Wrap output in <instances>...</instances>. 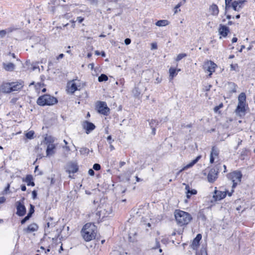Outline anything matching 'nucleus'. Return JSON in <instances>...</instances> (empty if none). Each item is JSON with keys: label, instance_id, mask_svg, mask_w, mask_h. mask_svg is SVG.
<instances>
[{"label": "nucleus", "instance_id": "13", "mask_svg": "<svg viewBox=\"0 0 255 255\" xmlns=\"http://www.w3.org/2000/svg\"><path fill=\"white\" fill-rule=\"evenodd\" d=\"M11 92L20 90L24 86V82L22 81L10 82Z\"/></svg>", "mask_w": 255, "mask_h": 255}, {"label": "nucleus", "instance_id": "6", "mask_svg": "<svg viewBox=\"0 0 255 255\" xmlns=\"http://www.w3.org/2000/svg\"><path fill=\"white\" fill-rule=\"evenodd\" d=\"M81 87V83L79 80L74 79L67 83L68 93L73 94L76 91L80 90Z\"/></svg>", "mask_w": 255, "mask_h": 255}, {"label": "nucleus", "instance_id": "33", "mask_svg": "<svg viewBox=\"0 0 255 255\" xmlns=\"http://www.w3.org/2000/svg\"><path fill=\"white\" fill-rule=\"evenodd\" d=\"M55 226V223H50L49 222H48L46 224V226H45V231L46 232H49L48 231V228H52Z\"/></svg>", "mask_w": 255, "mask_h": 255}, {"label": "nucleus", "instance_id": "40", "mask_svg": "<svg viewBox=\"0 0 255 255\" xmlns=\"http://www.w3.org/2000/svg\"><path fill=\"white\" fill-rule=\"evenodd\" d=\"M101 168V166L99 164L95 163L93 165V169L95 170H99Z\"/></svg>", "mask_w": 255, "mask_h": 255}, {"label": "nucleus", "instance_id": "1", "mask_svg": "<svg viewBox=\"0 0 255 255\" xmlns=\"http://www.w3.org/2000/svg\"><path fill=\"white\" fill-rule=\"evenodd\" d=\"M81 233L85 241H91L96 236V227L93 224L87 223L84 226Z\"/></svg>", "mask_w": 255, "mask_h": 255}, {"label": "nucleus", "instance_id": "9", "mask_svg": "<svg viewBox=\"0 0 255 255\" xmlns=\"http://www.w3.org/2000/svg\"><path fill=\"white\" fill-rule=\"evenodd\" d=\"M233 192L234 189H232L231 192L215 190L214 191V194L213 195V198H214L215 201H219L224 198L226 196L227 194H228L229 196H231Z\"/></svg>", "mask_w": 255, "mask_h": 255}, {"label": "nucleus", "instance_id": "64", "mask_svg": "<svg viewBox=\"0 0 255 255\" xmlns=\"http://www.w3.org/2000/svg\"><path fill=\"white\" fill-rule=\"evenodd\" d=\"M63 147H64V148H65V149H66L67 151H70V149L69 147V146H66V145L65 146H64Z\"/></svg>", "mask_w": 255, "mask_h": 255}, {"label": "nucleus", "instance_id": "46", "mask_svg": "<svg viewBox=\"0 0 255 255\" xmlns=\"http://www.w3.org/2000/svg\"><path fill=\"white\" fill-rule=\"evenodd\" d=\"M223 106V104H221L218 106H216L214 108V110L215 112H217Z\"/></svg>", "mask_w": 255, "mask_h": 255}, {"label": "nucleus", "instance_id": "17", "mask_svg": "<svg viewBox=\"0 0 255 255\" xmlns=\"http://www.w3.org/2000/svg\"><path fill=\"white\" fill-rule=\"evenodd\" d=\"M16 204L17 209L16 214L19 216H23L26 212L25 207L20 201L17 202Z\"/></svg>", "mask_w": 255, "mask_h": 255}, {"label": "nucleus", "instance_id": "2", "mask_svg": "<svg viewBox=\"0 0 255 255\" xmlns=\"http://www.w3.org/2000/svg\"><path fill=\"white\" fill-rule=\"evenodd\" d=\"M174 216L177 224L180 226L187 225L192 219L190 214L181 210H176Z\"/></svg>", "mask_w": 255, "mask_h": 255}, {"label": "nucleus", "instance_id": "22", "mask_svg": "<svg viewBox=\"0 0 255 255\" xmlns=\"http://www.w3.org/2000/svg\"><path fill=\"white\" fill-rule=\"evenodd\" d=\"M202 236L201 234H198L196 238L193 240L192 244V248L193 249L195 250L197 248L199 245L200 241L201 240Z\"/></svg>", "mask_w": 255, "mask_h": 255}, {"label": "nucleus", "instance_id": "34", "mask_svg": "<svg viewBox=\"0 0 255 255\" xmlns=\"http://www.w3.org/2000/svg\"><path fill=\"white\" fill-rule=\"evenodd\" d=\"M34 134V132L32 130H30V131H29L28 132H27L26 133L25 135L27 138L32 139V138H33Z\"/></svg>", "mask_w": 255, "mask_h": 255}, {"label": "nucleus", "instance_id": "38", "mask_svg": "<svg viewBox=\"0 0 255 255\" xmlns=\"http://www.w3.org/2000/svg\"><path fill=\"white\" fill-rule=\"evenodd\" d=\"M157 122L155 120H151L149 122V125L151 128L155 127L154 126L157 124Z\"/></svg>", "mask_w": 255, "mask_h": 255}, {"label": "nucleus", "instance_id": "3", "mask_svg": "<svg viewBox=\"0 0 255 255\" xmlns=\"http://www.w3.org/2000/svg\"><path fill=\"white\" fill-rule=\"evenodd\" d=\"M112 208L109 204H101L97 209L96 214L100 218L103 219L108 217L112 213Z\"/></svg>", "mask_w": 255, "mask_h": 255}, {"label": "nucleus", "instance_id": "53", "mask_svg": "<svg viewBox=\"0 0 255 255\" xmlns=\"http://www.w3.org/2000/svg\"><path fill=\"white\" fill-rule=\"evenodd\" d=\"M84 20V18L82 17H78L77 18V20L79 23H81Z\"/></svg>", "mask_w": 255, "mask_h": 255}, {"label": "nucleus", "instance_id": "42", "mask_svg": "<svg viewBox=\"0 0 255 255\" xmlns=\"http://www.w3.org/2000/svg\"><path fill=\"white\" fill-rule=\"evenodd\" d=\"M238 67V66L237 64H232L230 65L231 70H236V69Z\"/></svg>", "mask_w": 255, "mask_h": 255}, {"label": "nucleus", "instance_id": "21", "mask_svg": "<svg viewBox=\"0 0 255 255\" xmlns=\"http://www.w3.org/2000/svg\"><path fill=\"white\" fill-rule=\"evenodd\" d=\"M55 148V145L53 143H49L46 149V155L49 156L54 154Z\"/></svg>", "mask_w": 255, "mask_h": 255}, {"label": "nucleus", "instance_id": "20", "mask_svg": "<svg viewBox=\"0 0 255 255\" xmlns=\"http://www.w3.org/2000/svg\"><path fill=\"white\" fill-rule=\"evenodd\" d=\"M209 12L212 15L217 16L219 12L218 6L215 4L211 5L209 7Z\"/></svg>", "mask_w": 255, "mask_h": 255}, {"label": "nucleus", "instance_id": "8", "mask_svg": "<svg viewBox=\"0 0 255 255\" xmlns=\"http://www.w3.org/2000/svg\"><path fill=\"white\" fill-rule=\"evenodd\" d=\"M96 109L98 113L104 115H108L110 110L105 102H98L96 105Z\"/></svg>", "mask_w": 255, "mask_h": 255}, {"label": "nucleus", "instance_id": "57", "mask_svg": "<svg viewBox=\"0 0 255 255\" xmlns=\"http://www.w3.org/2000/svg\"><path fill=\"white\" fill-rule=\"evenodd\" d=\"M21 189L23 191H25L26 189V186L24 185H22L21 186Z\"/></svg>", "mask_w": 255, "mask_h": 255}, {"label": "nucleus", "instance_id": "54", "mask_svg": "<svg viewBox=\"0 0 255 255\" xmlns=\"http://www.w3.org/2000/svg\"><path fill=\"white\" fill-rule=\"evenodd\" d=\"M214 157L213 156L210 155V162L211 163H213L214 162Z\"/></svg>", "mask_w": 255, "mask_h": 255}, {"label": "nucleus", "instance_id": "47", "mask_svg": "<svg viewBox=\"0 0 255 255\" xmlns=\"http://www.w3.org/2000/svg\"><path fill=\"white\" fill-rule=\"evenodd\" d=\"M28 217H25L21 221V224H24L27 220H28Z\"/></svg>", "mask_w": 255, "mask_h": 255}, {"label": "nucleus", "instance_id": "63", "mask_svg": "<svg viewBox=\"0 0 255 255\" xmlns=\"http://www.w3.org/2000/svg\"><path fill=\"white\" fill-rule=\"evenodd\" d=\"M151 128H152V133L153 134H154L155 133V127Z\"/></svg>", "mask_w": 255, "mask_h": 255}, {"label": "nucleus", "instance_id": "52", "mask_svg": "<svg viewBox=\"0 0 255 255\" xmlns=\"http://www.w3.org/2000/svg\"><path fill=\"white\" fill-rule=\"evenodd\" d=\"M197 193V191L195 189L190 190V195H195Z\"/></svg>", "mask_w": 255, "mask_h": 255}, {"label": "nucleus", "instance_id": "60", "mask_svg": "<svg viewBox=\"0 0 255 255\" xmlns=\"http://www.w3.org/2000/svg\"><path fill=\"white\" fill-rule=\"evenodd\" d=\"M110 148L111 150H113L115 149L114 146L112 144V143L110 144Z\"/></svg>", "mask_w": 255, "mask_h": 255}, {"label": "nucleus", "instance_id": "29", "mask_svg": "<svg viewBox=\"0 0 255 255\" xmlns=\"http://www.w3.org/2000/svg\"><path fill=\"white\" fill-rule=\"evenodd\" d=\"M25 182L28 186H34V183L32 181V177L31 175H27L25 178Z\"/></svg>", "mask_w": 255, "mask_h": 255}, {"label": "nucleus", "instance_id": "48", "mask_svg": "<svg viewBox=\"0 0 255 255\" xmlns=\"http://www.w3.org/2000/svg\"><path fill=\"white\" fill-rule=\"evenodd\" d=\"M130 42H131V40H130V39L128 38H127L125 39V43L126 45H128V44H129L130 43Z\"/></svg>", "mask_w": 255, "mask_h": 255}, {"label": "nucleus", "instance_id": "14", "mask_svg": "<svg viewBox=\"0 0 255 255\" xmlns=\"http://www.w3.org/2000/svg\"><path fill=\"white\" fill-rule=\"evenodd\" d=\"M38 229V225L35 223L30 224L27 227L23 229V232L24 234H28L32 232H36Z\"/></svg>", "mask_w": 255, "mask_h": 255}, {"label": "nucleus", "instance_id": "55", "mask_svg": "<svg viewBox=\"0 0 255 255\" xmlns=\"http://www.w3.org/2000/svg\"><path fill=\"white\" fill-rule=\"evenodd\" d=\"M32 194L33 196V198L35 199L37 196V193L35 191H33L32 192Z\"/></svg>", "mask_w": 255, "mask_h": 255}, {"label": "nucleus", "instance_id": "35", "mask_svg": "<svg viewBox=\"0 0 255 255\" xmlns=\"http://www.w3.org/2000/svg\"><path fill=\"white\" fill-rule=\"evenodd\" d=\"M80 152L82 154H88L89 152V149L87 147H82L80 150Z\"/></svg>", "mask_w": 255, "mask_h": 255}, {"label": "nucleus", "instance_id": "24", "mask_svg": "<svg viewBox=\"0 0 255 255\" xmlns=\"http://www.w3.org/2000/svg\"><path fill=\"white\" fill-rule=\"evenodd\" d=\"M4 69L8 71H12L15 67V65L12 63H3Z\"/></svg>", "mask_w": 255, "mask_h": 255}, {"label": "nucleus", "instance_id": "56", "mask_svg": "<svg viewBox=\"0 0 255 255\" xmlns=\"http://www.w3.org/2000/svg\"><path fill=\"white\" fill-rule=\"evenodd\" d=\"M63 57H64V54H59L58 55V57H57V59L59 60L60 59H62Z\"/></svg>", "mask_w": 255, "mask_h": 255}, {"label": "nucleus", "instance_id": "37", "mask_svg": "<svg viewBox=\"0 0 255 255\" xmlns=\"http://www.w3.org/2000/svg\"><path fill=\"white\" fill-rule=\"evenodd\" d=\"M181 3L180 2V3H178L175 6V7H174V13L175 14L177 13L178 11H180V9H179V8L181 6Z\"/></svg>", "mask_w": 255, "mask_h": 255}, {"label": "nucleus", "instance_id": "62", "mask_svg": "<svg viewBox=\"0 0 255 255\" xmlns=\"http://www.w3.org/2000/svg\"><path fill=\"white\" fill-rule=\"evenodd\" d=\"M135 178H136V181L137 182H139L142 180L140 178H138L137 176L135 177Z\"/></svg>", "mask_w": 255, "mask_h": 255}, {"label": "nucleus", "instance_id": "36", "mask_svg": "<svg viewBox=\"0 0 255 255\" xmlns=\"http://www.w3.org/2000/svg\"><path fill=\"white\" fill-rule=\"evenodd\" d=\"M186 56H187V55L185 53L179 54L177 55L176 59V61H179L181 60L184 57H186Z\"/></svg>", "mask_w": 255, "mask_h": 255}, {"label": "nucleus", "instance_id": "43", "mask_svg": "<svg viewBox=\"0 0 255 255\" xmlns=\"http://www.w3.org/2000/svg\"><path fill=\"white\" fill-rule=\"evenodd\" d=\"M157 49V45L156 43H152L151 44V50H155Z\"/></svg>", "mask_w": 255, "mask_h": 255}, {"label": "nucleus", "instance_id": "10", "mask_svg": "<svg viewBox=\"0 0 255 255\" xmlns=\"http://www.w3.org/2000/svg\"><path fill=\"white\" fill-rule=\"evenodd\" d=\"M78 167L77 164L74 162H69L67 164L66 171L68 173H74L77 172Z\"/></svg>", "mask_w": 255, "mask_h": 255}, {"label": "nucleus", "instance_id": "32", "mask_svg": "<svg viewBox=\"0 0 255 255\" xmlns=\"http://www.w3.org/2000/svg\"><path fill=\"white\" fill-rule=\"evenodd\" d=\"M219 154L218 150L215 148V147H213L212 148V150L210 153L211 155L214 156H217Z\"/></svg>", "mask_w": 255, "mask_h": 255}, {"label": "nucleus", "instance_id": "31", "mask_svg": "<svg viewBox=\"0 0 255 255\" xmlns=\"http://www.w3.org/2000/svg\"><path fill=\"white\" fill-rule=\"evenodd\" d=\"M108 80V77L105 74H101V76H100L98 77V81L100 82H103V81H107Z\"/></svg>", "mask_w": 255, "mask_h": 255}, {"label": "nucleus", "instance_id": "7", "mask_svg": "<svg viewBox=\"0 0 255 255\" xmlns=\"http://www.w3.org/2000/svg\"><path fill=\"white\" fill-rule=\"evenodd\" d=\"M217 65L212 61H205L203 65V69L206 72L208 71L210 73L208 75L209 77H211L212 73L215 72V68Z\"/></svg>", "mask_w": 255, "mask_h": 255}, {"label": "nucleus", "instance_id": "4", "mask_svg": "<svg viewBox=\"0 0 255 255\" xmlns=\"http://www.w3.org/2000/svg\"><path fill=\"white\" fill-rule=\"evenodd\" d=\"M57 103V100L49 95H44L39 97L37 100V104L41 106L52 105Z\"/></svg>", "mask_w": 255, "mask_h": 255}, {"label": "nucleus", "instance_id": "28", "mask_svg": "<svg viewBox=\"0 0 255 255\" xmlns=\"http://www.w3.org/2000/svg\"><path fill=\"white\" fill-rule=\"evenodd\" d=\"M228 88L230 90V92L235 93L236 92L237 85L234 83H229L228 84Z\"/></svg>", "mask_w": 255, "mask_h": 255}, {"label": "nucleus", "instance_id": "12", "mask_svg": "<svg viewBox=\"0 0 255 255\" xmlns=\"http://www.w3.org/2000/svg\"><path fill=\"white\" fill-rule=\"evenodd\" d=\"M0 92L5 94L11 92V83L7 82L2 83L0 86Z\"/></svg>", "mask_w": 255, "mask_h": 255}, {"label": "nucleus", "instance_id": "30", "mask_svg": "<svg viewBox=\"0 0 255 255\" xmlns=\"http://www.w3.org/2000/svg\"><path fill=\"white\" fill-rule=\"evenodd\" d=\"M156 26H164L168 24V21L167 20H160L155 23Z\"/></svg>", "mask_w": 255, "mask_h": 255}, {"label": "nucleus", "instance_id": "11", "mask_svg": "<svg viewBox=\"0 0 255 255\" xmlns=\"http://www.w3.org/2000/svg\"><path fill=\"white\" fill-rule=\"evenodd\" d=\"M247 2L246 0H238L234 1L232 3V7L234 10L239 11L244 6V4Z\"/></svg>", "mask_w": 255, "mask_h": 255}, {"label": "nucleus", "instance_id": "5", "mask_svg": "<svg viewBox=\"0 0 255 255\" xmlns=\"http://www.w3.org/2000/svg\"><path fill=\"white\" fill-rule=\"evenodd\" d=\"M227 177L228 179L232 181V189H233L236 187L238 184L241 182L242 174L241 171L236 170L228 173L227 175Z\"/></svg>", "mask_w": 255, "mask_h": 255}, {"label": "nucleus", "instance_id": "45", "mask_svg": "<svg viewBox=\"0 0 255 255\" xmlns=\"http://www.w3.org/2000/svg\"><path fill=\"white\" fill-rule=\"evenodd\" d=\"M196 255H207V253L205 250H202L201 251V254H196Z\"/></svg>", "mask_w": 255, "mask_h": 255}, {"label": "nucleus", "instance_id": "25", "mask_svg": "<svg viewBox=\"0 0 255 255\" xmlns=\"http://www.w3.org/2000/svg\"><path fill=\"white\" fill-rule=\"evenodd\" d=\"M246 96L245 93H241L238 97V104H246Z\"/></svg>", "mask_w": 255, "mask_h": 255}, {"label": "nucleus", "instance_id": "39", "mask_svg": "<svg viewBox=\"0 0 255 255\" xmlns=\"http://www.w3.org/2000/svg\"><path fill=\"white\" fill-rule=\"evenodd\" d=\"M186 190H187L186 192V197L187 198H190L191 195L190 194V188L189 186H186L185 188Z\"/></svg>", "mask_w": 255, "mask_h": 255}, {"label": "nucleus", "instance_id": "58", "mask_svg": "<svg viewBox=\"0 0 255 255\" xmlns=\"http://www.w3.org/2000/svg\"><path fill=\"white\" fill-rule=\"evenodd\" d=\"M88 67L92 69L94 67V64L93 63H90L88 65Z\"/></svg>", "mask_w": 255, "mask_h": 255}, {"label": "nucleus", "instance_id": "44", "mask_svg": "<svg viewBox=\"0 0 255 255\" xmlns=\"http://www.w3.org/2000/svg\"><path fill=\"white\" fill-rule=\"evenodd\" d=\"M30 206L32 207V212L30 213L29 212V213L27 214V215L26 216V217H28V219H29V218L31 217V215L34 212V206L32 205H30Z\"/></svg>", "mask_w": 255, "mask_h": 255}, {"label": "nucleus", "instance_id": "61", "mask_svg": "<svg viewBox=\"0 0 255 255\" xmlns=\"http://www.w3.org/2000/svg\"><path fill=\"white\" fill-rule=\"evenodd\" d=\"M41 86V84L40 83H37L36 85H35V87L36 88V89H38V88H39Z\"/></svg>", "mask_w": 255, "mask_h": 255}, {"label": "nucleus", "instance_id": "26", "mask_svg": "<svg viewBox=\"0 0 255 255\" xmlns=\"http://www.w3.org/2000/svg\"><path fill=\"white\" fill-rule=\"evenodd\" d=\"M170 80H171L177 74L176 69L171 67L169 70Z\"/></svg>", "mask_w": 255, "mask_h": 255}, {"label": "nucleus", "instance_id": "50", "mask_svg": "<svg viewBox=\"0 0 255 255\" xmlns=\"http://www.w3.org/2000/svg\"><path fill=\"white\" fill-rule=\"evenodd\" d=\"M88 173L89 175H90L91 176H93L95 174V172L93 169H90L89 170Z\"/></svg>", "mask_w": 255, "mask_h": 255}, {"label": "nucleus", "instance_id": "15", "mask_svg": "<svg viewBox=\"0 0 255 255\" xmlns=\"http://www.w3.org/2000/svg\"><path fill=\"white\" fill-rule=\"evenodd\" d=\"M218 173V172L215 169H211L207 176L208 181L211 183L214 182L217 178Z\"/></svg>", "mask_w": 255, "mask_h": 255}, {"label": "nucleus", "instance_id": "18", "mask_svg": "<svg viewBox=\"0 0 255 255\" xmlns=\"http://www.w3.org/2000/svg\"><path fill=\"white\" fill-rule=\"evenodd\" d=\"M83 127L86 130V133L87 134L95 128V126L93 123L88 121L83 122Z\"/></svg>", "mask_w": 255, "mask_h": 255}, {"label": "nucleus", "instance_id": "19", "mask_svg": "<svg viewBox=\"0 0 255 255\" xmlns=\"http://www.w3.org/2000/svg\"><path fill=\"white\" fill-rule=\"evenodd\" d=\"M229 32V28L224 25L220 24L219 28V33L220 35L223 37H226L228 35Z\"/></svg>", "mask_w": 255, "mask_h": 255}, {"label": "nucleus", "instance_id": "41", "mask_svg": "<svg viewBox=\"0 0 255 255\" xmlns=\"http://www.w3.org/2000/svg\"><path fill=\"white\" fill-rule=\"evenodd\" d=\"M232 1V0H225V8L226 9L230 6V4Z\"/></svg>", "mask_w": 255, "mask_h": 255}, {"label": "nucleus", "instance_id": "23", "mask_svg": "<svg viewBox=\"0 0 255 255\" xmlns=\"http://www.w3.org/2000/svg\"><path fill=\"white\" fill-rule=\"evenodd\" d=\"M201 156L199 155L196 157V158L192 160L191 162H190L189 164H187L186 166H185L182 169L180 170V171H183V170H185L188 168L192 167L194 164H195L198 160L201 158Z\"/></svg>", "mask_w": 255, "mask_h": 255}, {"label": "nucleus", "instance_id": "59", "mask_svg": "<svg viewBox=\"0 0 255 255\" xmlns=\"http://www.w3.org/2000/svg\"><path fill=\"white\" fill-rule=\"evenodd\" d=\"M237 40H238L237 38L233 37L232 40V41L233 43L236 42L237 41Z\"/></svg>", "mask_w": 255, "mask_h": 255}, {"label": "nucleus", "instance_id": "51", "mask_svg": "<svg viewBox=\"0 0 255 255\" xmlns=\"http://www.w3.org/2000/svg\"><path fill=\"white\" fill-rule=\"evenodd\" d=\"M5 201V198L4 197H0V204H2Z\"/></svg>", "mask_w": 255, "mask_h": 255}, {"label": "nucleus", "instance_id": "16", "mask_svg": "<svg viewBox=\"0 0 255 255\" xmlns=\"http://www.w3.org/2000/svg\"><path fill=\"white\" fill-rule=\"evenodd\" d=\"M246 104H238L235 110L236 114L240 116H244L245 115Z\"/></svg>", "mask_w": 255, "mask_h": 255}, {"label": "nucleus", "instance_id": "27", "mask_svg": "<svg viewBox=\"0 0 255 255\" xmlns=\"http://www.w3.org/2000/svg\"><path fill=\"white\" fill-rule=\"evenodd\" d=\"M12 31V29L11 28L0 30V38H3L6 34L11 32Z\"/></svg>", "mask_w": 255, "mask_h": 255}, {"label": "nucleus", "instance_id": "49", "mask_svg": "<svg viewBox=\"0 0 255 255\" xmlns=\"http://www.w3.org/2000/svg\"><path fill=\"white\" fill-rule=\"evenodd\" d=\"M107 139L108 141L109 142V144H111L112 143V142L114 141V140L112 139V136L111 135H109L107 137Z\"/></svg>", "mask_w": 255, "mask_h": 255}]
</instances>
